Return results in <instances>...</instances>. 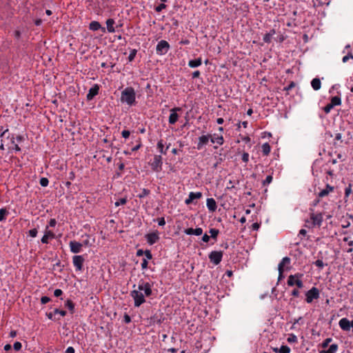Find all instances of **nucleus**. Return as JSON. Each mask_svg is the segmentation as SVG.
<instances>
[{
    "mask_svg": "<svg viewBox=\"0 0 353 353\" xmlns=\"http://www.w3.org/2000/svg\"><path fill=\"white\" fill-rule=\"evenodd\" d=\"M273 352L275 353H290V348L288 345H282L280 348L272 347Z\"/></svg>",
    "mask_w": 353,
    "mask_h": 353,
    "instance_id": "4be33fe9",
    "label": "nucleus"
},
{
    "mask_svg": "<svg viewBox=\"0 0 353 353\" xmlns=\"http://www.w3.org/2000/svg\"><path fill=\"white\" fill-rule=\"evenodd\" d=\"M13 347H14V350L19 351V350H21V349L22 347V345L20 342L17 341L14 343Z\"/></svg>",
    "mask_w": 353,
    "mask_h": 353,
    "instance_id": "de8ad7c7",
    "label": "nucleus"
},
{
    "mask_svg": "<svg viewBox=\"0 0 353 353\" xmlns=\"http://www.w3.org/2000/svg\"><path fill=\"white\" fill-rule=\"evenodd\" d=\"M350 59H353V54H352V53H349L348 54H347V55L344 56V57H343L342 61H343V63H345V62H347Z\"/></svg>",
    "mask_w": 353,
    "mask_h": 353,
    "instance_id": "09e8293b",
    "label": "nucleus"
},
{
    "mask_svg": "<svg viewBox=\"0 0 353 353\" xmlns=\"http://www.w3.org/2000/svg\"><path fill=\"white\" fill-rule=\"evenodd\" d=\"M339 327L344 331H350V320L347 318H342L339 322Z\"/></svg>",
    "mask_w": 353,
    "mask_h": 353,
    "instance_id": "6ab92c4d",
    "label": "nucleus"
},
{
    "mask_svg": "<svg viewBox=\"0 0 353 353\" xmlns=\"http://www.w3.org/2000/svg\"><path fill=\"white\" fill-rule=\"evenodd\" d=\"M130 132L128 130H123L121 132V135L124 139H128L130 137Z\"/></svg>",
    "mask_w": 353,
    "mask_h": 353,
    "instance_id": "5fc2aeb1",
    "label": "nucleus"
},
{
    "mask_svg": "<svg viewBox=\"0 0 353 353\" xmlns=\"http://www.w3.org/2000/svg\"><path fill=\"white\" fill-rule=\"evenodd\" d=\"M298 288H302L303 287V283L301 280V279H299L297 282H296V285Z\"/></svg>",
    "mask_w": 353,
    "mask_h": 353,
    "instance_id": "680f3d73",
    "label": "nucleus"
},
{
    "mask_svg": "<svg viewBox=\"0 0 353 353\" xmlns=\"http://www.w3.org/2000/svg\"><path fill=\"white\" fill-rule=\"evenodd\" d=\"M207 208L210 212H214L217 208L216 201L213 198H208L206 201Z\"/></svg>",
    "mask_w": 353,
    "mask_h": 353,
    "instance_id": "a211bd4d",
    "label": "nucleus"
},
{
    "mask_svg": "<svg viewBox=\"0 0 353 353\" xmlns=\"http://www.w3.org/2000/svg\"><path fill=\"white\" fill-rule=\"evenodd\" d=\"M99 91V86L97 84H94L88 91L86 98L88 101L92 100L96 95L98 94Z\"/></svg>",
    "mask_w": 353,
    "mask_h": 353,
    "instance_id": "4468645a",
    "label": "nucleus"
},
{
    "mask_svg": "<svg viewBox=\"0 0 353 353\" xmlns=\"http://www.w3.org/2000/svg\"><path fill=\"white\" fill-rule=\"evenodd\" d=\"M137 51L135 49L132 50L130 51V54L128 56V59H129L130 61H132V60H134V57H135V56L137 54Z\"/></svg>",
    "mask_w": 353,
    "mask_h": 353,
    "instance_id": "ea45409f",
    "label": "nucleus"
},
{
    "mask_svg": "<svg viewBox=\"0 0 353 353\" xmlns=\"http://www.w3.org/2000/svg\"><path fill=\"white\" fill-rule=\"evenodd\" d=\"M303 274L301 273H296L295 274H291L288 276L287 283L288 286H294L296 285V282L299 279H302Z\"/></svg>",
    "mask_w": 353,
    "mask_h": 353,
    "instance_id": "f8f14e48",
    "label": "nucleus"
},
{
    "mask_svg": "<svg viewBox=\"0 0 353 353\" xmlns=\"http://www.w3.org/2000/svg\"><path fill=\"white\" fill-rule=\"evenodd\" d=\"M65 353H75V350H74V347H68L66 349V350H65Z\"/></svg>",
    "mask_w": 353,
    "mask_h": 353,
    "instance_id": "774afa93",
    "label": "nucleus"
},
{
    "mask_svg": "<svg viewBox=\"0 0 353 353\" xmlns=\"http://www.w3.org/2000/svg\"><path fill=\"white\" fill-rule=\"evenodd\" d=\"M54 238H55L54 233L52 231L48 230V226L45 230L44 235L43 236V237L41 239V241L43 243H48L49 239H53Z\"/></svg>",
    "mask_w": 353,
    "mask_h": 353,
    "instance_id": "9b49d317",
    "label": "nucleus"
},
{
    "mask_svg": "<svg viewBox=\"0 0 353 353\" xmlns=\"http://www.w3.org/2000/svg\"><path fill=\"white\" fill-rule=\"evenodd\" d=\"M114 23L115 21L113 19H108L106 21L107 30L108 32L113 33L115 32V28L114 27Z\"/></svg>",
    "mask_w": 353,
    "mask_h": 353,
    "instance_id": "5701e85b",
    "label": "nucleus"
},
{
    "mask_svg": "<svg viewBox=\"0 0 353 353\" xmlns=\"http://www.w3.org/2000/svg\"><path fill=\"white\" fill-rule=\"evenodd\" d=\"M8 214V211L4 209H0V221H2L5 219L6 214Z\"/></svg>",
    "mask_w": 353,
    "mask_h": 353,
    "instance_id": "f704fd0d",
    "label": "nucleus"
},
{
    "mask_svg": "<svg viewBox=\"0 0 353 353\" xmlns=\"http://www.w3.org/2000/svg\"><path fill=\"white\" fill-rule=\"evenodd\" d=\"M291 263V259L288 256H285L283 258L281 261L279 263L278 265V269L283 270L285 271V270L290 269V265Z\"/></svg>",
    "mask_w": 353,
    "mask_h": 353,
    "instance_id": "dca6fc26",
    "label": "nucleus"
},
{
    "mask_svg": "<svg viewBox=\"0 0 353 353\" xmlns=\"http://www.w3.org/2000/svg\"><path fill=\"white\" fill-rule=\"evenodd\" d=\"M65 306L68 308L71 314L74 313V304L70 299H68L65 303Z\"/></svg>",
    "mask_w": 353,
    "mask_h": 353,
    "instance_id": "7c9ffc66",
    "label": "nucleus"
},
{
    "mask_svg": "<svg viewBox=\"0 0 353 353\" xmlns=\"http://www.w3.org/2000/svg\"><path fill=\"white\" fill-rule=\"evenodd\" d=\"M144 254H145V257H146V259H147V260H148V259H152V254H151V252H150V250H145V251L144 252Z\"/></svg>",
    "mask_w": 353,
    "mask_h": 353,
    "instance_id": "13d9d810",
    "label": "nucleus"
},
{
    "mask_svg": "<svg viewBox=\"0 0 353 353\" xmlns=\"http://www.w3.org/2000/svg\"><path fill=\"white\" fill-rule=\"evenodd\" d=\"M184 232L188 235L200 236L203 234V229L201 228H196L195 229L190 228L185 229Z\"/></svg>",
    "mask_w": 353,
    "mask_h": 353,
    "instance_id": "f3484780",
    "label": "nucleus"
},
{
    "mask_svg": "<svg viewBox=\"0 0 353 353\" xmlns=\"http://www.w3.org/2000/svg\"><path fill=\"white\" fill-rule=\"evenodd\" d=\"M162 157L160 155H154L152 162L150 163L151 168L154 172H159L162 169Z\"/></svg>",
    "mask_w": 353,
    "mask_h": 353,
    "instance_id": "6e6552de",
    "label": "nucleus"
},
{
    "mask_svg": "<svg viewBox=\"0 0 353 353\" xmlns=\"http://www.w3.org/2000/svg\"><path fill=\"white\" fill-rule=\"evenodd\" d=\"M50 299L48 296H42V297L41 298V303L42 304H46V303H48V302H50Z\"/></svg>",
    "mask_w": 353,
    "mask_h": 353,
    "instance_id": "864d4df0",
    "label": "nucleus"
},
{
    "mask_svg": "<svg viewBox=\"0 0 353 353\" xmlns=\"http://www.w3.org/2000/svg\"><path fill=\"white\" fill-rule=\"evenodd\" d=\"M209 233L210 234V236L212 239L216 240L217 238V236L219 235V230H217L216 228H211L209 230Z\"/></svg>",
    "mask_w": 353,
    "mask_h": 353,
    "instance_id": "72a5a7b5",
    "label": "nucleus"
},
{
    "mask_svg": "<svg viewBox=\"0 0 353 353\" xmlns=\"http://www.w3.org/2000/svg\"><path fill=\"white\" fill-rule=\"evenodd\" d=\"M210 138H211V135L210 134L201 136L199 138V142L197 143L196 148L198 150L202 149L204 145H205L208 143V141H209Z\"/></svg>",
    "mask_w": 353,
    "mask_h": 353,
    "instance_id": "2eb2a0df",
    "label": "nucleus"
},
{
    "mask_svg": "<svg viewBox=\"0 0 353 353\" xmlns=\"http://www.w3.org/2000/svg\"><path fill=\"white\" fill-rule=\"evenodd\" d=\"M323 220L321 212H310L309 219L305 221V226L309 228H320Z\"/></svg>",
    "mask_w": 353,
    "mask_h": 353,
    "instance_id": "7ed1b4c3",
    "label": "nucleus"
},
{
    "mask_svg": "<svg viewBox=\"0 0 353 353\" xmlns=\"http://www.w3.org/2000/svg\"><path fill=\"white\" fill-rule=\"evenodd\" d=\"M70 250L72 253L78 254L82 251L83 244L76 241H70L69 243Z\"/></svg>",
    "mask_w": 353,
    "mask_h": 353,
    "instance_id": "9d476101",
    "label": "nucleus"
},
{
    "mask_svg": "<svg viewBox=\"0 0 353 353\" xmlns=\"http://www.w3.org/2000/svg\"><path fill=\"white\" fill-rule=\"evenodd\" d=\"M334 190V188L330 185H326V188L323 190H322L321 191L319 192V197H324L325 196H327L330 192H332Z\"/></svg>",
    "mask_w": 353,
    "mask_h": 353,
    "instance_id": "b1692460",
    "label": "nucleus"
},
{
    "mask_svg": "<svg viewBox=\"0 0 353 353\" xmlns=\"http://www.w3.org/2000/svg\"><path fill=\"white\" fill-rule=\"evenodd\" d=\"M223 258L222 251H212L209 254V259L210 262L214 265H218L221 263Z\"/></svg>",
    "mask_w": 353,
    "mask_h": 353,
    "instance_id": "0eeeda50",
    "label": "nucleus"
},
{
    "mask_svg": "<svg viewBox=\"0 0 353 353\" xmlns=\"http://www.w3.org/2000/svg\"><path fill=\"white\" fill-rule=\"evenodd\" d=\"M157 148L159 150V151L161 153V154H166V150H164V145H163V140H160L158 141L157 143Z\"/></svg>",
    "mask_w": 353,
    "mask_h": 353,
    "instance_id": "473e14b6",
    "label": "nucleus"
},
{
    "mask_svg": "<svg viewBox=\"0 0 353 353\" xmlns=\"http://www.w3.org/2000/svg\"><path fill=\"white\" fill-rule=\"evenodd\" d=\"M148 260L145 259H143L142 263H141L142 269H143V270L146 269L148 268Z\"/></svg>",
    "mask_w": 353,
    "mask_h": 353,
    "instance_id": "bf43d9fd",
    "label": "nucleus"
},
{
    "mask_svg": "<svg viewBox=\"0 0 353 353\" xmlns=\"http://www.w3.org/2000/svg\"><path fill=\"white\" fill-rule=\"evenodd\" d=\"M165 8H166V5L165 4L161 3L158 6H157L155 8V11L157 12H160L161 11H162Z\"/></svg>",
    "mask_w": 353,
    "mask_h": 353,
    "instance_id": "49530a36",
    "label": "nucleus"
},
{
    "mask_svg": "<svg viewBox=\"0 0 353 353\" xmlns=\"http://www.w3.org/2000/svg\"><path fill=\"white\" fill-rule=\"evenodd\" d=\"M292 296H294V297H298L300 294V292L299 290L297 289H294L292 291V293H291Z\"/></svg>",
    "mask_w": 353,
    "mask_h": 353,
    "instance_id": "4d7b16f0",
    "label": "nucleus"
},
{
    "mask_svg": "<svg viewBox=\"0 0 353 353\" xmlns=\"http://www.w3.org/2000/svg\"><path fill=\"white\" fill-rule=\"evenodd\" d=\"M314 264L316 267L319 268L320 269H322L325 264L323 263V261L321 259H318L316 260L315 262H314Z\"/></svg>",
    "mask_w": 353,
    "mask_h": 353,
    "instance_id": "79ce46f5",
    "label": "nucleus"
},
{
    "mask_svg": "<svg viewBox=\"0 0 353 353\" xmlns=\"http://www.w3.org/2000/svg\"><path fill=\"white\" fill-rule=\"evenodd\" d=\"M158 224L161 226H163L165 224V221L163 217L158 219Z\"/></svg>",
    "mask_w": 353,
    "mask_h": 353,
    "instance_id": "e2e57ef3",
    "label": "nucleus"
},
{
    "mask_svg": "<svg viewBox=\"0 0 353 353\" xmlns=\"http://www.w3.org/2000/svg\"><path fill=\"white\" fill-rule=\"evenodd\" d=\"M334 106L330 103L323 108V110L326 114H328Z\"/></svg>",
    "mask_w": 353,
    "mask_h": 353,
    "instance_id": "c03bdc74",
    "label": "nucleus"
},
{
    "mask_svg": "<svg viewBox=\"0 0 353 353\" xmlns=\"http://www.w3.org/2000/svg\"><path fill=\"white\" fill-rule=\"evenodd\" d=\"M332 341L331 338H327L325 340L323 341V342L321 344V346L323 348H326L328 347L329 343Z\"/></svg>",
    "mask_w": 353,
    "mask_h": 353,
    "instance_id": "37998d69",
    "label": "nucleus"
},
{
    "mask_svg": "<svg viewBox=\"0 0 353 353\" xmlns=\"http://www.w3.org/2000/svg\"><path fill=\"white\" fill-rule=\"evenodd\" d=\"M288 341L289 343H295V342L297 341V338H296V336L294 334H292L288 338Z\"/></svg>",
    "mask_w": 353,
    "mask_h": 353,
    "instance_id": "a18cd8bd",
    "label": "nucleus"
},
{
    "mask_svg": "<svg viewBox=\"0 0 353 353\" xmlns=\"http://www.w3.org/2000/svg\"><path fill=\"white\" fill-rule=\"evenodd\" d=\"M142 291L144 292L146 296H150L152 294V285L148 282L141 281L137 289H134L131 292L130 295L134 299L135 307H139L145 302Z\"/></svg>",
    "mask_w": 353,
    "mask_h": 353,
    "instance_id": "f257e3e1",
    "label": "nucleus"
},
{
    "mask_svg": "<svg viewBox=\"0 0 353 353\" xmlns=\"http://www.w3.org/2000/svg\"><path fill=\"white\" fill-rule=\"evenodd\" d=\"M311 85L314 90H319L321 85L320 79L318 78L313 79L311 81Z\"/></svg>",
    "mask_w": 353,
    "mask_h": 353,
    "instance_id": "a878e982",
    "label": "nucleus"
},
{
    "mask_svg": "<svg viewBox=\"0 0 353 353\" xmlns=\"http://www.w3.org/2000/svg\"><path fill=\"white\" fill-rule=\"evenodd\" d=\"M330 103L334 107L336 105H340L341 104V97L339 96H335L331 98Z\"/></svg>",
    "mask_w": 353,
    "mask_h": 353,
    "instance_id": "c756f323",
    "label": "nucleus"
},
{
    "mask_svg": "<svg viewBox=\"0 0 353 353\" xmlns=\"http://www.w3.org/2000/svg\"><path fill=\"white\" fill-rule=\"evenodd\" d=\"M201 63V58H198L196 59L190 60L188 62V65L189 67L194 68L200 66Z\"/></svg>",
    "mask_w": 353,
    "mask_h": 353,
    "instance_id": "393cba45",
    "label": "nucleus"
},
{
    "mask_svg": "<svg viewBox=\"0 0 353 353\" xmlns=\"http://www.w3.org/2000/svg\"><path fill=\"white\" fill-rule=\"evenodd\" d=\"M89 28H90V30H91L92 31H97V30L101 29L103 32H105V28L101 27V24L98 21H93L90 22V23L89 25Z\"/></svg>",
    "mask_w": 353,
    "mask_h": 353,
    "instance_id": "aec40b11",
    "label": "nucleus"
},
{
    "mask_svg": "<svg viewBox=\"0 0 353 353\" xmlns=\"http://www.w3.org/2000/svg\"><path fill=\"white\" fill-rule=\"evenodd\" d=\"M275 34V30H272L270 32L266 33L263 37V41L265 43H270L272 36Z\"/></svg>",
    "mask_w": 353,
    "mask_h": 353,
    "instance_id": "c85d7f7f",
    "label": "nucleus"
},
{
    "mask_svg": "<svg viewBox=\"0 0 353 353\" xmlns=\"http://www.w3.org/2000/svg\"><path fill=\"white\" fill-rule=\"evenodd\" d=\"M145 238L150 245L156 243L159 240V234L158 231H154L145 234Z\"/></svg>",
    "mask_w": 353,
    "mask_h": 353,
    "instance_id": "1a4fd4ad",
    "label": "nucleus"
},
{
    "mask_svg": "<svg viewBox=\"0 0 353 353\" xmlns=\"http://www.w3.org/2000/svg\"><path fill=\"white\" fill-rule=\"evenodd\" d=\"M54 314H59L61 316H65L66 315V312L65 310L54 309Z\"/></svg>",
    "mask_w": 353,
    "mask_h": 353,
    "instance_id": "603ef678",
    "label": "nucleus"
},
{
    "mask_svg": "<svg viewBox=\"0 0 353 353\" xmlns=\"http://www.w3.org/2000/svg\"><path fill=\"white\" fill-rule=\"evenodd\" d=\"M271 147L268 143H265L262 145V152L263 155L268 156L270 153Z\"/></svg>",
    "mask_w": 353,
    "mask_h": 353,
    "instance_id": "cd10ccee",
    "label": "nucleus"
},
{
    "mask_svg": "<svg viewBox=\"0 0 353 353\" xmlns=\"http://www.w3.org/2000/svg\"><path fill=\"white\" fill-rule=\"evenodd\" d=\"M85 258L82 255H74L72 256V263L77 272H81L83 268Z\"/></svg>",
    "mask_w": 353,
    "mask_h": 353,
    "instance_id": "39448f33",
    "label": "nucleus"
},
{
    "mask_svg": "<svg viewBox=\"0 0 353 353\" xmlns=\"http://www.w3.org/2000/svg\"><path fill=\"white\" fill-rule=\"evenodd\" d=\"M242 161L245 163H248L249 161V154L248 152H243L242 154Z\"/></svg>",
    "mask_w": 353,
    "mask_h": 353,
    "instance_id": "3c124183",
    "label": "nucleus"
},
{
    "mask_svg": "<svg viewBox=\"0 0 353 353\" xmlns=\"http://www.w3.org/2000/svg\"><path fill=\"white\" fill-rule=\"evenodd\" d=\"M62 294H63V291L61 289H56L54 291V295L56 297H59V296H60Z\"/></svg>",
    "mask_w": 353,
    "mask_h": 353,
    "instance_id": "6e6d98bb",
    "label": "nucleus"
},
{
    "mask_svg": "<svg viewBox=\"0 0 353 353\" xmlns=\"http://www.w3.org/2000/svg\"><path fill=\"white\" fill-rule=\"evenodd\" d=\"M85 236H86V239L83 240V242L81 243L83 244V246H85V247L90 246L91 244L90 243V236L88 234H85Z\"/></svg>",
    "mask_w": 353,
    "mask_h": 353,
    "instance_id": "4c0bfd02",
    "label": "nucleus"
},
{
    "mask_svg": "<svg viewBox=\"0 0 353 353\" xmlns=\"http://www.w3.org/2000/svg\"><path fill=\"white\" fill-rule=\"evenodd\" d=\"M278 270H279L278 280L280 281V280L283 279V272H284V271L283 270H280V269H278Z\"/></svg>",
    "mask_w": 353,
    "mask_h": 353,
    "instance_id": "69168bd1",
    "label": "nucleus"
},
{
    "mask_svg": "<svg viewBox=\"0 0 353 353\" xmlns=\"http://www.w3.org/2000/svg\"><path fill=\"white\" fill-rule=\"evenodd\" d=\"M57 224V221L55 219H51L49 221V227H54Z\"/></svg>",
    "mask_w": 353,
    "mask_h": 353,
    "instance_id": "052dcab7",
    "label": "nucleus"
},
{
    "mask_svg": "<svg viewBox=\"0 0 353 353\" xmlns=\"http://www.w3.org/2000/svg\"><path fill=\"white\" fill-rule=\"evenodd\" d=\"M352 192V184H349V185L345 189V197L347 198Z\"/></svg>",
    "mask_w": 353,
    "mask_h": 353,
    "instance_id": "58836bf2",
    "label": "nucleus"
},
{
    "mask_svg": "<svg viewBox=\"0 0 353 353\" xmlns=\"http://www.w3.org/2000/svg\"><path fill=\"white\" fill-rule=\"evenodd\" d=\"M189 195L190 196V199H192L193 201L195 199H199L202 197V193L200 192H190Z\"/></svg>",
    "mask_w": 353,
    "mask_h": 353,
    "instance_id": "2f4dec72",
    "label": "nucleus"
},
{
    "mask_svg": "<svg viewBox=\"0 0 353 353\" xmlns=\"http://www.w3.org/2000/svg\"><path fill=\"white\" fill-rule=\"evenodd\" d=\"M272 176L268 175L266 176L265 179L263 181V185H268L272 181Z\"/></svg>",
    "mask_w": 353,
    "mask_h": 353,
    "instance_id": "e433bc0d",
    "label": "nucleus"
},
{
    "mask_svg": "<svg viewBox=\"0 0 353 353\" xmlns=\"http://www.w3.org/2000/svg\"><path fill=\"white\" fill-rule=\"evenodd\" d=\"M202 241L205 243H208L210 241V236L207 234H205L202 237Z\"/></svg>",
    "mask_w": 353,
    "mask_h": 353,
    "instance_id": "338daca9",
    "label": "nucleus"
},
{
    "mask_svg": "<svg viewBox=\"0 0 353 353\" xmlns=\"http://www.w3.org/2000/svg\"><path fill=\"white\" fill-rule=\"evenodd\" d=\"M337 350L338 345L336 344H332L327 350H321L320 353H336Z\"/></svg>",
    "mask_w": 353,
    "mask_h": 353,
    "instance_id": "bb28decb",
    "label": "nucleus"
},
{
    "mask_svg": "<svg viewBox=\"0 0 353 353\" xmlns=\"http://www.w3.org/2000/svg\"><path fill=\"white\" fill-rule=\"evenodd\" d=\"M49 183V181L47 178H41L40 179V185L42 186V187H46L48 186Z\"/></svg>",
    "mask_w": 353,
    "mask_h": 353,
    "instance_id": "a19ab883",
    "label": "nucleus"
},
{
    "mask_svg": "<svg viewBox=\"0 0 353 353\" xmlns=\"http://www.w3.org/2000/svg\"><path fill=\"white\" fill-rule=\"evenodd\" d=\"M170 49V44L165 40L160 41L157 45V53L159 55H163L168 52Z\"/></svg>",
    "mask_w": 353,
    "mask_h": 353,
    "instance_id": "423d86ee",
    "label": "nucleus"
},
{
    "mask_svg": "<svg viewBox=\"0 0 353 353\" xmlns=\"http://www.w3.org/2000/svg\"><path fill=\"white\" fill-rule=\"evenodd\" d=\"M181 110L179 108H174L170 110V114L169 117V123L174 124L179 119V114L176 113V111Z\"/></svg>",
    "mask_w": 353,
    "mask_h": 353,
    "instance_id": "ddd939ff",
    "label": "nucleus"
},
{
    "mask_svg": "<svg viewBox=\"0 0 353 353\" xmlns=\"http://www.w3.org/2000/svg\"><path fill=\"white\" fill-rule=\"evenodd\" d=\"M123 320H124V322L125 323H129L131 322V318L129 315L128 314H125L124 315V317H123Z\"/></svg>",
    "mask_w": 353,
    "mask_h": 353,
    "instance_id": "0e129e2a",
    "label": "nucleus"
},
{
    "mask_svg": "<svg viewBox=\"0 0 353 353\" xmlns=\"http://www.w3.org/2000/svg\"><path fill=\"white\" fill-rule=\"evenodd\" d=\"M320 292L318 288L312 287L310 290L305 293V301L307 303H311L314 300L319 298Z\"/></svg>",
    "mask_w": 353,
    "mask_h": 353,
    "instance_id": "20e7f679",
    "label": "nucleus"
},
{
    "mask_svg": "<svg viewBox=\"0 0 353 353\" xmlns=\"http://www.w3.org/2000/svg\"><path fill=\"white\" fill-rule=\"evenodd\" d=\"M210 141L213 143H216L219 145H221L224 143V139L222 135L214 134L213 137L211 136Z\"/></svg>",
    "mask_w": 353,
    "mask_h": 353,
    "instance_id": "412c9836",
    "label": "nucleus"
},
{
    "mask_svg": "<svg viewBox=\"0 0 353 353\" xmlns=\"http://www.w3.org/2000/svg\"><path fill=\"white\" fill-rule=\"evenodd\" d=\"M127 203L126 198H121L114 203L115 206L118 207L121 205H125Z\"/></svg>",
    "mask_w": 353,
    "mask_h": 353,
    "instance_id": "c9c22d12",
    "label": "nucleus"
},
{
    "mask_svg": "<svg viewBox=\"0 0 353 353\" xmlns=\"http://www.w3.org/2000/svg\"><path fill=\"white\" fill-rule=\"evenodd\" d=\"M37 233H38V231L36 228H34V229H32L30 230H29V235L31 236V237H36L37 235Z\"/></svg>",
    "mask_w": 353,
    "mask_h": 353,
    "instance_id": "8fccbe9b",
    "label": "nucleus"
},
{
    "mask_svg": "<svg viewBox=\"0 0 353 353\" xmlns=\"http://www.w3.org/2000/svg\"><path fill=\"white\" fill-rule=\"evenodd\" d=\"M120 100L122 103H125L129 106L136 105V92L134 89L132 87L125 88L121 92Z\"/></svg>",
    "mask_w": 353,
    "mask_h": 353,
    "instance_id": "f03ea898",
    "label": "nucleus"
}]
</instances>
